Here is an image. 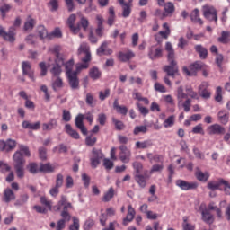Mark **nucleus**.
<instances>
[{
  "instance_id": "obj_1",
  "label": "nucleus",
  "mask_w": 230,
  "mask_h": 230,
  "mask_svg": "<svg viewBox=\"0 0 230 230\" xmlns=\"http://www.w3.org/2000/svg\"><path fill=\"white\" fill-rule=\"evenodd\" d=\"M77 55L79 57H82L84 55V58H81V62L83 63H79L76 65V70L73 71V67L75 66V60L70 59L66 63H64L68 84L71 89L74 90L78 89L80 85V81L78 80V73H80V71L84 69L89 68V63L92 60L89 45H87V43L85 42L82 43L77 50Z\"/></svg>"
},
{
  "instance_id": "obj_37",
  "label": "nucleus",
  "mask_w": 230,
  "mask_h": 230,
  "mask_svg": "<svg viewBox=\"0 0 230 230\" xmlns=\"http://www.w3.org/2000/svg\"><path fill=\"white\" fill-rule=\"evenodd\" d=\"M64 87V81H62V78L60 76H58L56 80L52 83V89L54 91H58V89H62Z\"/></svg>"
},
{
  "instance_id": "obj_38",
  "label": "nucleus",
  "mask_w": 230,
  "mask_h": 230,
  "mask_svg": "<svg viewBox=\"0 0 230 230\" xmlns=\"http://www.w3.org/2000/svg\"><path fill=\"white\" fill-rule=\"evenodd\" d=\"M35 24H37V22L31 17H29L28 21L24 23L23 28L25 31H31V30H33V28L35 27Z\"/></svg>"
},
{
  "instance_id": "obj_45",
  "label": "nucleus",
  "mask_w": 230,
  "mask_h": 230,
  "mask_svg": "<svg viewBox=\"0 0 230 230\" xmlns=\"http://www.w3.org/2000/svg\"><path fill=\"white\" fill-rule=\"evenodd\" d=\"M175 124V116L172 115L168 119L164 121V128H170V127H173Z\"/></svg>"
},
{
  "instance_id": "obj_21",
  "label": "nucleus",
  "mask_w": 230,
  "mask_h": 230,
  "mask_svg": "<svg viewBox=\"0 0 230 230\" xmlns=\"http://www.w3.org/2000/svg\"><path fill=\"white\" fill-rule=\"evenodd\" d=\"M135 181L138 184L140 188H146V181H148L149 177L146 174L136 173Z\"/></svg>"
},
{
  "instance_id": "obj_40",
  "label": "nucleus",
  "mask_w": 230,
  "mask_h": 230,
  "mask_svg": "<svg viewBox=\"0 0 230 230\" xmlns=\"http://www.w3.org/2000/svg\"><path fill=\"white\" fill-rule=\"evenodd\" d=\"M89 76L90 78H93V80H98L100 76H102V72L98 69V67H93L89 71Z\"/></svg>"
},
{
  "instance_id": "obj_8",
  "label": "nucleus",
  "mask_w": 230,
  "mask_h": 230,
  "mask_svg": "<svg viewBox=\"0 0 230 230\" xmlns=\"http://www.w3.org/2000/svg\"><path fill=\"white\" fill-rule=\"evenodd\" d=\"M204 67V63L202 61H196L191 64L189 68L183 67V73L187 75V76H195L197 75V71H200Z\"/></svg>"
},
{
  "instance_id": "obj_54",
  "label": "nucleus",
  "mask_w": 230,
  "mask_h": 230,
  "mask_svg": "<svg viewBox=\"0 0 230 230\" xmlns=\"http://www.w3.org/2000/svg\"><path fill=\"white\" fill-rule=\"evenodd\" d=\"M112 121L115 125L116 130H123L125 128V124L121 120H118L116 119H112Z\"/></svg>"
},
{
  "instance_id": "obj_43",
  "label": "nucleus",
  "mask_w": 230,
  "mask_h": 230,
  "mask_svg": "<svg viewBox=\"0 0 230 230\" xmlns=\"http://www.w3.org/2000/svg\"><path fill=\"white\" fill-rule=\"evenodd\" d=\"M114 198V188L111 187L109 190L104 194L102 200L103 202H110Z\"/></svg>"
},
{
  "instance_id": "obj_51",
  "label": "nucleus",
  "mask_w": 230,
  "mask_h": 230,
  "mask_svg": "<svg viewBox=\"0 0 230 230\" xmlns=\"http://www.w3.org/2000/svg\"><path fill=\"white\" fill-rule=\"evenodd\" d=\"M96 141H97L96 137L88 136L85 138V145L87 146H94V145H96Z\"/></svg>"
},
{
  "instance_id": "obj_2",
  "label": "nucleus",
  "mask_w": 230,
  "mask_h": 230,
  "mask_svg": "<svg viewBox=\"0 0 230 230\" xmlns=\"http://www.w3.org/2000/svg\"><path fill=\"white\" fill-rule=\"evenodd\" d=\"M63 208L61 212V217L63 219H60L56 226V230H62L66 228V223L71 220V215L67 212L68 209L73 208V205L67 201V197L61 196V199L58 203V211H60Z\"/></svg>"
},
{
  "instance_id": "obj_62",
  "label": "nucleus",
  "mask_w": 230,
  "mask_h": 230,
  "mask_svg": "<svg viewBox=\"0 0 230 230\" xmlns=\"http://www.w3.org/2000/svg\"><path fill=\"white\" fill-rule=\"evenodd\" d=\"M224 63V55L217 54L216 56V64L217 67L222 68V64Z\"/></svg>"
},
{
  "instance_id": "obj_20",
  "label": "nucleus",
  "mask_w": 230,
  "mask_h": 230,
  "mask_svg": "<svg viewBox=\"0 0 230 230\" xmlns=\"http://www.w3.org/2000/svg\"><path fill=\"white\" fill-rule=\"evenodd\" d=\"M222 184H227V181H225L224 179L211 181L208 183L207 188L210 190V191H216V190H220V186H222Z\"/></svg>"
},
{
  "instance_id": "obj_15",
  "label": "nucleus",
  "mask_w": 230,
  "mask_h": 230,
  "mask_svg": "<svg viewBox=\"0 0 230 230\" xmlns=\"http://www.w3.org/2000/svg\"><path fill=\"white\" fill-rule=\"evenodd\" d=\"M17 146V142L13 139L0 140V150L1 152H12Z\"/></svg>"
},
{
  "instance_id": "obj_12",
  "label": "nucleus",
  "mask_w": 230,
  "mask_h": 230,
  "mask_svg": "<svg viewBox=\"0 0 230 230\" xmlns=\"http://www.w3.org/2000/svg\"><path fill=\"white\" fill-rule=\"evenodd\" d=\"M92 157L90 158L91 161V166L92 168H98V165L100 164V162L102 159H103L104 155L103 153H102V150H98L96 148H93L92 150Z\"/></svg>"
},
{
  "instance_id": "obj_27",
  "label": "nucleus",
  "mask_w": 230,
  "mask_h": 230,
  "mask_svg": "<svg viewBox=\"0 0 230 230\" xmlns=\"http://www.w3.org/2000/svg\"><path fill=\"white\" fill-rule=\"evenodd\" d=\"M199 9H194L190 17V21H192V22H195L196 24H204V22L202 21V19H200V14L199 13Z\"/></svg>"
},
{
  "instance_id": "obj_28",
  "label": "nucleus",
  "mask_w": 230,
  "mask_h": 230,
  "mask_svg": "<svg viewBox=\"0 0 230 230\" xmlns=\"http://www.w3.org/2000/svg\"><path fill=\"white\" fill-rule=\"evenodd\" d=\"M65 132H66L70 137H73V139H80V134L77 133V131L75 130L70 124L65 125Z\"/></svg>"
},
{
  "instance_id": "obj_47",
  "label": "nucleus",
  "mask_w": 230,
  "mask_h": 230,
  "mask_svg": "<svg viewBox=\"0 0 230 230\" xmlns=\"http://www.w3.org/2000/svg\"><path fill=\"white\" fill-rule=\"evenodd\" d=\"M85 102L89 107H95L96 106V100L91 93L86 94Z\"/></svg>"
},
{
  "instance_id": "obj_56",
  "label": "nucleus",
  "mask_w": 230,
  "mask_h": 230,
  "mask_svg": "<svg viewBox=\"0 0 230 230\" xmlns=\"http://www.w3.org/2000/svg\"><path fill=\"white\" fill-rule=\"evenodd\" d=\"M103 166L106 170H112L114 168V162L111 161L109 158H104Z\"/></svg>"
},
{
  "instance_id": "obj_14",
  "label": "nucleus",
  "mask_w": 230,
  "mask_h": 230,
  "mask_svg": "<svg viewBox=\"0 0 230 230\" xmlns=\"http://www.w3.org/2000/svg\"><path fill=\"white\" fill-rule=\"evenodd\" d=\"M176 186L181 188L183 191H189V190H197V188H199V183L188 182L184 180H177Z\"/></svg>"
},
{
  "instance_id": "obj_19",
  "label": "nucleus",
  "mask_w": 230,
  "mask_h": 230,
  "mask_svg": "<svg viewBox=\"0 0 230 230\" xmlns=\"http://www.w3.org/2000/svg\"><path fill=\"white\" fill-rule=\"evenodd\" d=\"M152 146H154V142L151 139L137 141L135 143V148L137 150H146L147 148H152Z\"/></svg>"
},
{
  "instance_id": "obj_23",
  "label": "nucleus",
  "mask_w": 230,
  "mask_h": 230,
  "mask_svg": "<svg viewBox=\"0 0 230 230\" xmlns=\"http://www.w3.org/2000/svg\"><path fill=\"white\" fill-rule=\"evenodd\" d=\"M201 216L203 222L208 224L209 226L215 222V217L209 213V209L202 210Z\"/></svg>"
},
{
  "instance_id": "obj_44",
  "label": "nucleus",
  "mask_w": 230,
  "mask_h": 230,
  "mask_svg": "<svg viewBox=\"0 0 230 230\" xmlns=\"http://www.w3.org/2000/svg\"><path fill=\"white\" fill-rule=\"evenodd\" d=\"M185 91L187 93V98L190 96V98H193L195 100H199V96L195 91H193V88L191 86H186Z\"/></svg>"
},
{
  "instance_id": "obj_30",
  "label": "nucleus",
  "mask_w": 230,
  "mask_h": 230,
  "mask_svg": "<svg viewBox=\"0 0 230 230\" xmlns=\"http://www.w3.org/2000/svg\"><path fill=\"white\" fill-rule=\"evenodd\" d=\"M218 121L222 123V125H227L229 122V114H227V111L221 110L217 113Z\"/></svg>"
},
{
  "instance_id": "obj_36",
  "label": "nucleus",
  "mask_w": 230,
  "mask_h": 230,
  "mask_svg": "<svg viewBox=\"0 0 230 230\" xmlns=\"http://www.w3.org/2000/svg\"><path fill=\"white\" fill-rule=\"evenodd\" d=\"M196 177L198 181H200L201 182H208V179H209V172H203L202 171H198L196 172Z\"/></svg>"
},
{
  "instance_id": "obj_61",
  "label": "nucleus",
  "mask_w": 230,
  "mask_h": 230,
  "mask_svg": "<svg viewBox=\"0 0 230 230\" xmlns=\"http://www.w3.org/2000/svg\"><path fill=\"white\" fill-rule=\"evenodd\" d=\"M40 172H53L55 169L53 168V166L51 165V164H42L40 168Z\"/></svg>"
},
{
  "instance_id": "obj_34",
  "label": "nucleus",
  "mask_w": 230,
  "mask_h": 230,
  "mask_svg": "<svg viewBox=\"0 0 230 230\" xmlns=\"http://www.w3.org/2000/svg\"><path fill=\"white\" fill-rule=\"evenodd\" d=\"M38 33L39 37L41 39H47V37L49 39H51L50 34L48 33V30L46 29V27H44V25H40L38 27Z\"/></svg>"
},
{
  "instance_id": "obj_64",
  "label": "nucleus",
  "mask_w": 230,
  "mask_h": 230,
  "mask_svg": "<svg viewBox=\"0 0 230 230\" xmlns=\"http://www.w3.org/2000/svg\"><path fill=\"white\" fill-rule=\"evenodd\" d=\"M133 168L136 171V173H141V170H143V164L139 162H134Z\"/></svg>"
},
{
  "instance_id": "obj_35",
  "label": "nucleus",
  "mask_w": 230,
  "mask_h": 230,
  "mask_svg": "<svg viewBox=\"0 0 230 230\" xmlns=\"http://www.w3.org/2000/svg\"><path fill=\"white\" fill-rule=\"evenodd\" d=\"M148 128L145 125L136 126L133 130L134 136H139V134H146Z\"/></svg>"
},
{
  "instance_id": "obj_52",
  "label": "nucleus",
  "mask_w": 230,
  "mask_h": 230,
  "mask_svg": "<svg viewBox=\"0 0 230 230\" xmlns=\"http://www.w3.org/2000/svg\"><path fill=\"white\" fill-rule=\"evenodd\" d=\"M71 111L67 110H63L62 120L66 123H69V121H71Z\"/></svg>"
},
{
  "instance_id": "obj_58",
  "label": "nucleus",
  "mask_w": 230,
  "mask_h": 230,
  "mask_svg": "<svg viewBox=\"0 0 230 230\" xmlns=\"http://www.w3.org/2000/svg\"><path fill=\"white\" fill-rule=\"evenodd\" d=\"M164 165L163 164H155L152 166L150 173H155V172H163Z\"/></svg>"
},
{
  "instance_id": "obj_42",
  "label": "nucleus",
  "mask_w": 230,
  "mask_h": 230,
  "mask_svg": "<svg viewBox=\"0 0 230 230\" xmlns=\"http://www.w3.org/2000/svg\"><path fill=\"white\" fill-rule=\"evenodd\" d=\"M54 51H55V57H56L55 64L61 66H64L65 60H64V58L58 53V47L54 49Z\"/></svg>"
},
{
  "instance_id": "obj_55",
  "label": "nucleus",
  "mask_w": 230,
  "mask_h": 230,
  "mask_svg": "<svg viewBox=\"0 0 230 230\" xmlns=\"http://www.w3.org/2000/svg\"><path fill=\"white\" fill-rule=\"evenodd\" d=\"M11 8H12V6H10V4H4V5H2L0 7V12H1L2 17H6V13H8V12H10Z\"/></svg>"
},
{
  "instance_id": "obj_57",
  "label": "nucleus",
  "mask_w": 230,
  "mask_h": 230,
  "mask_svg": "<svg viewBox=\"0 0 230 230\" xmlns=\"http://www.w3.org/2000/svg\"><path fill=\"white\" fill-rule=\"evenodd\" d=\"M40 203L45 206V208H48V209H49V211H51V200H48L47 197L42 196L40 198Z\"/></svg>"
},
{
  "instance_id": "obj_9",
  "label": "nucleus",
  "mask_w": 230,
  "mask_h": 230,
  "mask_svg": "<svg viewBox=\"0 0 230 230\" xmlns=\"http://www.w3.org/2000/svg\"><path fill=\"white\" fill-rule=\"evenodd\" d=\"M147 55L150 60H159V58H163V47L157 45L151 46Z\"/></svg>"
},
{
  "instance_id": "obj_5",
  "label": "nucleus",
  "mask_w": 230,
  "mask_h": 230,
  "mask_svg": "<svg viewBox=\"0 0 230 230\" xmlns=\"http://www.w3.org/2000/svg\"><path fill=\"white\" fill-rule=\"evenodd\" d=\"M178 109H184L185 112H190L191 109V99L184 93V88L179 86L177 89Z\"/></svg>"
},
{
  "instance_id": "obj_63",
  "label": "nucleus",
  "mask_w": 230,
  "mask_h": 230,
  "mask_svg": "<svg viewBox=\"0 0 230 230\" xmlns=\"http://www.w3.org/2000/svg\"><path fill=\"white\" fill-rule=\"evenodd\" d=\"M216 102H220L222 100V86H217L216 90Z\"/></svg>"
},
{
  "instance_id": "obj_11",
  "label": "nucleus",
  "mask_w": 230,
  "mask_h": 230,
  "mask_svg": "<svg viewBox=\"0 0 230 230\" xmlns=\"http://www.w3.org/2000/svg\"><path fill=\"white\" fill-rule=\"evenodd\" d=\"M22 71L23 76H28L32 82H35V70L31 68V64L29 61L22 62Z\"/></svg>"
},
{
  "instance_id": "obj_50",
  "label": "nucleus",
  "mask_w": 230,
  "mask_h": 230,
  "mask_svg": "<svg viewBox=\"0 0 230 230\" xmlns=\"http://www.w3.org/2000/svg\"><path fill=\"white\" fill-rule=\"evenodd\" d=\"M28 199H30L28 194L22 195L20 199L15 202V206H22L23 204H26L28 202Z\"/></svg>"
},
{
  "instance_id": "obj_60",
  "label": "nucleus",
  "mask_w": 230,
  "mask_h": 230,
  "mask_svg": "<svg viewBox=\"0 0 230 230\" xmlns=\"http://www.w3.org/2000/svg\"><path fill=\"white\" fill-rule=\"evenodd\" d=\"M183 230H195V226L188 223V217H183Z\"/></svg>"
},
{
  "instance_id": "obj_31",
  "label": "nucleus",
  "mask_w": 230,
  "mask_h": 230,
  "mask_svg": "<svg viewBox=\"0 0 230 230\" xmlns=\"http://www.w3.org/2000/svg\"><path fill=\"white\" fill-rule=\"evenodd\" d=\"M4 200L8 203L12 202V200H15V194L12 189H6L4 192Z\"/></svg>"
},
{
  "instance_id": "obj_25",
  "label": "nucleus",
  "mask_w": 230,
  "mask_h": 230,
  "mask_svg": "<svg viewBox=\"0 0 230 230\" xmlns=\"http://www.w3.org/2000/svg\"><path fill=\"white\" fill-rule=\"evenodd\" d=\"M194 49L199 55L201 60H206L208 58V49L202 45H195Z\"/></svg>"
},
{
  "instance_id": "obj_59",
  "label": "nucleus",
  "mask_w": 230,
  "mask_h": 230,
  "mask_svg": "<svg viewBox=\"0 0 230 230\" xmlns=\"http://www.w3.org/2000/svg\"><path fill=\"white\" fill-rule=\"evenodd\" d=\"M109 96H111V90L110 89H106L104 92L101 91L99 93V99L103 102V100H105L106 98H109Z\"/></svg>"
},
{
  "instance_id": "obj_53",
  "label": "nucleus",
  "mask_w": 230,
  "mask_h": 230,
  "mask_svg": "<svg viewBox=\"0 0 230 230\" xmlns=\"http://www.w3.org/2000/svg\"><path fill=\"white\" fill-rule=\"evenodd\" d=\"M70 230H79L80 229V220L76 217H73V225L69 227Z\"/></svg>"
},
{
  "instance_id": "obj_29",
  "label": "nucleus",
  "mask_w": 230,
  "mask_h": 230,
  "mask_svg": "<svg viewBox=\"0 0 230 230\" xmlns=\"http://www.w3.org/2000/svg\"><path fill=\"white\" fill-rule=\"evenodd\" d=\"M13 161L15 163L14 166L24 165L26 160L22 156V153L21 151H16L13 155Z\"/></svg>"
},
{
  "instance_id": "obj_10",
  "label": "nucleus",
  "mask_w": 230,
  "mask_h": 230,
  "mask_svg": "<svg viewBox=\"0 0 230 230\" xmlns=\"http://www.w3.org/2000/svg\"><path fill=\"white\" fill-rule=\"evenodd\" d=\"M119 150L120 151L119 154V157L121 163H130V157H132V151H130V149H128V147H127V146L125 145L119 146Z\"/></svg>"
},
{
  "instance_id": "obj_46",
  "label": "nucleus",
  "mask_w": 230,
  "mask_h": 230,
  "mask_svg": "<svg viewBox=\"0 0 230 230\" xmlns=\"http://www.w3.org/2000/svg\"><path fill=\"white\" fill-rule=\"evenodd\" d=\"M109 46V43H107V41L102 42V44L97 49V55L98 57H102V55H103L105 53V51L107 50Z\"/></svg>"
},
{
  "instance_id": "obj_24",
  "label": "nucleus",
  "mask_w": 230,
  "mask_h": 230,
  "mask_svg": "<svg viewBox=\"0 0 230 230\" xmlns=\"http://www.w3.org/2000/svg\"><path fill=\"white\" fill-rule=\"evenodd\" d=\"M22 128H27L29 130H39L40 128V121L31 123L28 120H24L22 123Z\"/></svg>"
},
{
  "instance_id": "obj_7",
  "label": "nucleus",
  "mask_w": 230,
  "mask_h": 230,
  "mask_svg": "<svg viewBox=\"0 0 230 230\" xmlns=\"http://www.w3.org/2000/svg\"><path fill=\"white\" fill-rule=\"evenodd\" d=\"M203 16L208 21H218V15L217 13V9L213 5H204L202 7Z\"/></svg>"
},
{
  "instance_id": "obj_49",
  "label": "nucleus",
  "mask_w": 230,
  "mask_h": 230,
  "mask_svg": "<svg viewBox=\"0 0 230 230\" xmlns=\"http://www.w3.org/2000/svg\"><path fill=\"white\" fill-rule=\"evenodd\" d=\"M77 24L79 25V28L82 26L84 31H86L87 28H89V20H87L85 17H82Z\"/></svg>"
},
{
  "instance_id": "obj_41",
  "label": "nucleus",
  "mask_w": 230,
  "mask_h": 230,
  "mask_svg": "<svg viewBox=\"0 0 230 230\" xmlns=\"http://www.w3.org/2000/svg\"><path fill=\"white\" fill-rule=\"evenodd\" d=\"M50 73L53 76H60L62 75V66L54 64L50 69Z\"/></svg>"
},
{
  "instance_id": "obj_16",
  "label": "nucleus",
  "mask_w": 230,
  "mask_h": 230,
  "mask_svg": "<svg viewBox=\"0 0 230 230\" xmlns=\"http://www.w3.org/2000/svg\"><path fill=\"white\" fill-rule=\"evenodd\" d=\"M135 58L136 54L134 51L130 50V49H128L126 51H119L117 55V58L120 62H130V60Z\"/></svg>"
},
{
  "instance_id": "obj_4",
  "label": "nucleus",
  "mask_w": 230,
  "mask_h": 230,
  "mask_svg": "<svg viewBox=\"0 0 230 230\" xmlns=\"http://www.w3.org/2000/svg\"><path fill=\"white\" fill-rule=\"evenodd\" d=\"M84 119H86L89 121L90 125L93 124V121L94 120V117L91 112H87L84 115L82 113H79L75 119V125L76 128L80 130L83 136H87V128H85V125L84 124Z\"/></svg>"
},
{
  "instance_id": "obj_3",
  "label": "nucleus",
  "mask_w": 230,
  "mask_h": 230,
  "mask_svg": "<svg viewBox=\"0 0 230 230\" xmlns=\"http://www.w3.org/2000/svg\"><path fill=\"white\" fill-rule=\"evenodd\" d=\"M165 51H167V60L170 65L164 66V73L167 74V76H175L179 75V68L177 67V61H175V50L171 42H166Z\"/></svg>"
},
{
  "instance_id": "obj_48",
  "label": "nucleus",
  "mask_w": 230,
  "mask_h": 230,
  "mask_svg": "<svg viewBox=\"0 0 230 230\" xmlns=\"http://www.w3.org/2000/svg\"><path fill=\"white\" fill-rule=\"evenodd\" d=\"M14 170L16 171V174L19 179H22L24 177V165H14Z\"/></svg>"
},
{
  "instance_id": "obj_39",
  "label": "nucleus",
  "mask_w": 230,
  "mask_h": 230,
  "mask_svg": "<svg viewBox=\"0 0 230 230\" xmlns=\"http://www.w3.org/2000/svg\"><path fill=\"white\" fill-rule=\"evenodd\" d=\"M164 12L165 15H172L173 12H175V5H173V3L168 2L164 4Z\"/></svg>"
},
{
  "instance_id": "obj_33",
  "label": "nucleus",
  "mask_w": 230,
  "mask_h": 230,
  "mask_svg": "<svg viewBox=\"0 0 230 230\" xmlns=\"http://www.w3.org/2000/svg\"><path fill=\"white\" fill-rule=\"evenodd\" d=\"M122 6V17L127 18L130 17V13H132V7L129 4H119Z\"/></svg>"
},
{
  "instance_id": "obj_6",
  "label": "nucleus",
  "mask_w": 230,
  "mask_h": 230,
  "mask_svg": "<svg viewBox=\"0 0 230 230\" xmlns=\"http://www.w3.org/2000/svg\"><path fill=\"white\" fill-rule=\"evenodd\" d=\"M21 17H17L14 21L13 26L9 28V31L6 32L4 28L0 25V37H3L4 40H8V42L15 41V28H19L21 26Z\"/></svg>"
},
{
  "instance_id": "obj_22",
  "label": "nucleus",
  "mask_w": 230,
  "mask_h": 230,
  "mask_svg": "<svg viewBox=\"0 0 230 230\" xmlns=\"http://www.w3.org/2000/svg\"><path fill=\"white\" fill-rule=\"evenodd\" d=\"M134 217H136V210L132 208V205H128V214L123 219V226H128V222H132V220H134Z\"/></svg>"
},
{
  "instance_id": "obj_32",
  "label": "nucleus",
  "mask_w": 230,
  "mask_h": 230,
  "mask_svg": "<svg viewBox=\"0 0 230 230\" xmlns=\"http://www.w3.org/2000/svg\"><path fill=\"white\" fill-rule=\"evenodd\" d=\"M218 42L221 44H229L230 42V31H223L221 32V37L217 39Z\"/></svg>"
},
{
  "instance_id": "obj_17",
  "label": "nucleus",
  "mask_w": 230,
  "mask_h": 230,
  "mask_svg": "<svg viewBox=\"0 0 230 230\" xmlns=\"http://www.w3.org/2000/svg\"><path fill=\"white\" fill-rule=\"evenodd\" d=\"M208 87H209V84L208 82H203L199 86V94L201 96V98H204L205 100H209L211 98V92L208 90Z\"/></svg>"
},
{
  "instance_id": "obj_18",
  "label": "nucleus",
  "mask_w": 230,
  "mask_h": 230,
  "mask_svg": "<svg viewBox=\"0 0 230 230\" xmlns=\"http://www.w3.org/2000/svg\"><path fill=\"white\" fill-rule=\"evenodd\" d=\"M75 22H76V14H71L67 19L68 28L70 29L72 33H74L75 35L80 32V25L77 24L76 26H75Z\"/></svg>"
},
{
  "instance_id": "obj_13",
  "label": "nucleus",
  "mask_w": 230,
  "mask_h": 230,
  "mask_svg": "<svg viewBox=\"0 0 230 230\" xmlns=\"http://www.w3.org/2000/svg\"><path fill=\"white\" fill-rule=\"evenodd\" d=\"M207 131L209 136H224L226 128L220 124H213L207 128Z\"/></svg>"
},
{
  "instance_id": "obj_26",
  "label": "nucleus",
  "mask_w": 230,
  "mask_h": 230,
  "mask_svg": "<svg viewBox=\"0 0 230 230\" xmlns=\"http://www.w3.org/2000/svg\"><path fill=\"white\" fill-rule=\"evenodd\" d=\"M57 127H58V121L56 119H51L48 123H43L42 130L49 131L57 128Z\"/></svg>"
}]
</instances>
